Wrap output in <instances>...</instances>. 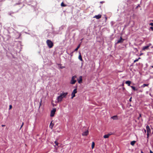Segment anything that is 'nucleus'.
Returning <instances> with one entry per match:
<instances>
[{"instance_id":"nucleus-1","label":"nucleus","mask_w":153,"mask_h":153,"mask_svg":"<svg viewBox=\"0 0 153 153\" xmlns=\"http://www.w3.org/2000/svg\"><path fill=\"white\" fill-rule=\"evenodd\" d=\"M46 43L48 46L50 48H52L53 46V42L49 39H48L47 40Z\"/></svg>"},{"instance_id":"nucleus-2","label":"nucleus","mask_w":153,"mask_h":153,"mask_svg":"<svg viewBox=\"0 0 153 153\" xmlns=\"http://www.w3.org/2000/svg\"><path fill=\"white\" fill-rule=\"evenodd\" d=\"M76 76H73L72 78L70 83L71 84H74L76 82V80L75 79Z\"/></svg>"},{"instance_id":"nucleus-3","label":"nucleus","mask_w":153,"mask_h":153,"mask_svg":"<svg viewBox=\"0 0 153 153\" xmlns=\"http://www.w3.org/2000/svg\"><path fill=\"white\" fill-rule=\"evenodd\" d=\"M56 111V108H53L52 110L51 111L50 114V116L51 117H53L54 116Z\"/></svg>"},{"instance_id":"nucleus-4","label":"nucleus","mask_w":153,"mask_h":153,"mask_svg":"<svg viewBox=\"0 0 153 153\" xmlns=\"http://www.w3.org/2000/svg\"><path fill=\"white\" fill-rule=\"evenodd\" d=\"M65 97V96H58L55 102L57 103L61 101L63 97Z\"/></svg>"},{"instance_id":"nucleus-5","label":"nucleus","mask_w":153,"mask_h":153,"mask_svg":"<svg viewBox=\"0 0 153 153\" xmlns=\"http://www.w3.org/2000/svg\"><path fill=\"white\" fill-rule=\"evenodd\" d=\"M146 129L147 131V138H148L149 137V133H151V130L150 128V127L148 125H147L146 126Z\"/></svg>"},{"instance_id":"nucleus-6","label":"nucleus","mask_w":153,"mask_h":153,"mask_svg":"<svg viewBox=\"0 0 153 153\" xmlns=\"http://www.w3.org/2000/svg\"><path fill=\"white\" fill-rule=\"evenodd\" d=\"M88 134V130L83 132L82 134V135L83 136H86Z\"/></svg>"},{"instance_id":"nucleus-7","label":"nucleus","mask_w":153,"mask_h":153,"mask_svg":"<svg viewBox=\"0 0 153 153\" xmlns=\"http://www.w3.org/2000/svg\"><path fill=\"white\" fill-rule=\"evenodd\" d=\"M102 15L101 14H98L97 15H95L93 17V18H96L97 19H99L101 17Z\"/></svg>"},{"instance_id":"nucleus-8","label":"nucleus","mask_w":153,"mask_h":153,"mask_svg":"<svg viewBox=\"0 0 153 153\" xmlns=\"http://www.w3.org/2000/svg\"><path fill=\"white\" fill-rule=\"evenodd\" d=\"M124 40V39H123L122 37L121 36L120 37V39L117 41V43L118 44L119 43H122L123 42Z\"/></svg>"},{"instance_id":"nucleus-9","label":"nucleus","mask_w":153,"mask_h":153,"mask_svg":"<svg viewBox=\"0 0 153 153\" xmlns=\"http://www.w3.org/2000/svg\"><path fill=\"white\" fill-rule=\"evenodd\" d=\"M112 134L111 133H110L108 134H105L103 136V137L105 138H107L110 135Z\"/></svg>"},{"instance_id":"nucleus-10","label":"nucleus","mask_w":153,"mask_h":153,"mask_svg":"<svg viewBox=\"0 0 153 153\" xmlns=\"http://www.w3.org/2000/svg\"><path fill=\"white\" fill-rule=\"evenodd\" d=\"M82 76H80L79 77V79L78 80V82L79 83H81L82 82Z\"/></svg>"},{"instance_id":"nucleus-11","label":"nucleus","mask_w":153,"mask_h":153,"mask_svg":"<svg viewBox=\"0 0 153 153\" xmlns=\"http://www.w3.org/2000/svg\"><path fill=\"white\" fill-rule=\"evenodd\" d=\"M77 93L76 89H75L72 93L71 96H75V94Z\"/></svg>"},{"instance_id":"nucleus-12","label":"nucleus","mask_w":153,"mask_h":153,"mask_svg":"<svg viewBox=\"0 0 153 153\" xmlns=\"http://www.w3.org/2000/svg\"><path fill=\"white\" fill-rule=\"evenodd\" d=\"M111 118L114 120H117L118 119V118L117 115L114 116L112 117Z\"/></svg>"},{"instance_id":"nucleus-13","label":"nucleus","mask_w":153,"mask_h":153,"mask_svg":"<svg viewBox=\"0 0 153 153\" xmlns=\"http://www.w3.org/2000/svg\"><path fill=\"white\" fill-rule=\"evenodd\" d=\"M149 45L144 46L143 47L142 50L144 51H145L146 50H147L149 49Z\"/></svg>"},{"instance_id":"nucleus-14","label":"nucleus","mask_w":153,"mask_h":153,"mask_svg":"<svg viewBox=\"0 0 153 153\" xmlns=\"http://www.w3.org/2000/svg\"><path fill=\"white\" fill-rule=\"evenodd\" d=\"M131 81H126L125 82V83L126 84H127V85H128V86H131L130 84H131Z\"/></svg>"},{"instance_id":"nucleus-15","label":"nucleus","mask_w":153,"mask_h":153,"mask_svg":"<svg viewBox=\"0 0 153 153\" xmlns=\"http://www.w3.org/2000/svg\"><path fill=\"white\" fill-rule=\"evenodd\" d=\"M52 121L51 122L50 124V127L52 129L53 128L54 126V124L52 123Z\"/></svg>"},{"instance_id":"nucleus-16","label":"nucleus","mask_w":153,"mask_h":153,"mask_svg":"<svg viewBox=\"0 0 153 153\" xmlns=\"http://www.w3.org/2000/svg\"><path fill=\"white\" fill-rule=\"evenodd\" d=\"M132 89L134 91H137V89L135 87L131 86H130Z\"/></svg>"},{"instance_id":"nucleus-17","label":"nucleus","mask_w":153,"mask_h":153,"mask_svg":"<svg viewBox=\"0 0 153 153\" xmlns=\"http://www.w3.org/2000/svg\"><path fill=\"white\" fill-rule=\"evenodd\" d=\"M68 94L67 92H63L62 94H61L60 96H66Z\"/></svg>"},{"instance_id":"nucleus-18","label":"nucleus","mask_w":153,"mask_h":153,"mask_svg":"<svg viewBox=\"0 0 153 153\" xmlns=\"http://www.w3.org/2000/svg\"><path fill=\"white\" fill-rule=\"evenodd\" d=\"M80 44H79L78 46H77V47L74 50V51H77L78 49L80 48Z\"/></svg>"},{"instance_id":"nucleus-19","label":"nucleus","mask_w":153,"mask_h":153,"mask_svg":"<svg viewBox=\"0 0 153 153\" xmlns=\"http://www.w3.org/2000/svg\"><path fill=\"white\" fill-rule=\"evenodd\" d=\"M78 58L80 61H82V57L81 55L80 54H79V56Z\"/></svg>"},{"instance_id":"nucleus-20","label":"nucleus","mask_w":153,"mask_h":153,"mask_svg":"<svg viewBox=\"0 0 153 153\" xmlns=\"http://www.w3.org/2000/svg\"><path fill=\"white\" fill-rule=\"evenodd\" d=\"M149 85V84H143L142 85L141 87L144 88L145 86H147Z\"/></svg>"},{"instance_id":"nucleus-21","label":"nucleus","mask_w":153,"mask_h":153,"mask_svg":"<svg viewBox=\"0 0 153 153\" xmlns=\"http://www.w3.org/2000/svg\"><path fill=\"white\" fill-rule=\"evenodd\" d=\"M61 5L62 7H66V6L67 5L66 4H64L63 2H62L61 4Z\"/></svg>"},{"instance_id":"nucleus-22","label":"nucleus","mask_w":153,"mask_h":153,"mask_svg":"<svg viewBox=\"0 0 153 153\" xmlns=\"http://www.w3.org/2000/svg\"><path fill=\"white\" fill-rule=\"evenodd\" d=\"M135 142L136 141H132L131 142V145L133 146L135 144Z\"/></svg>"},{"instance_id":"nucleus-23","label":"nucleus","mask_w":153,"mask_h":153,"mask_svg":"<svg viewBox=\"0 0 153 153\" xmlns=\"http://www.w3.org/2000/svg\"><path fill=\"white\" fill-rule=\"evenodd\" d=\"M140 59V57H139L138 59H136L134 61V62L135 63V62L138 61L139 60V59Z\"/></svg>"},{"instance_id":"nucleus-24","label":"nucleus","mask_w":153,"mask_h":153,"mask_svg":"<svg viewBox=\"0 0 153 153\" xmlns=\"http://www.w3.org/2000/svg\"><path fill=\"white\" fill-rule=\"evenodd\" d=\"M94 145H95L94 143V142H93L92 143V146H91L92 149H93L94 148Z\"/></svg>"},{"instance_id":"nucleus-25","label":"nucleus","mask_w":153,"mask_h":153,"mask_svg":"<svg viewBox=\"0 0 153 153\" xmlns=\"http://www.w3.org/2000/svg\"><path fill=\"white\" fill-rule=\"evenodd\" d=\"M42 100L41 99V100H40V103H39V108L40 106H41V104H42Z\"/></svg>"},{"instance_id":"nucleus-26","label":"nucleus","mask_w":153,"mask_h":153,"mask_svg":"<svg viewBox=\"0 0 153 153\" xmlns=\"http://www.w3.org/2000/svg\"><path fill=\"white\" fill-rule=\"evenodd\" d=\"M54 143L56 146H58V143L56 141H55L54 142Z\"/></svg>"},{"instance_id":"nucleus-27","label":"nucleus","mask_w":153,"mask_h":153,"mask_svg":"<svg viewBox=\"0 0 153 153\" xmlns=\"http://www.w3.org/2000/svg\"><path fill=\"white\" fill-rule=\"evenodd\" d=\"M23 125H24V123L23 122L22 123V125L21 126V127L20 128V129L22 127V126H23Z\"/></svg>"},{"instance_id":"nucleus-28","label":"nucleus","mask_w":153,"mask_h":153,"mask_svg":"<svg viewBox=\"0 0 153 153\" xmlns=\"http://www.w3.org/2000/svg\"><path fill=\"white\" fill-rule=\"evenodd\" d=\"M12 108V105H9V109L10 110V109H11Z\"/></svg>"},{"instance_id":"nucleus-29","label":"nucleus","mask_w":153,"mask_h":153,"mask_svg":"<svg viewBox=\"0 0 153 153\" xmlns=\"http://www.w3.org/2000/svg\"><path fill=\"white\" fill-rule=\"evenodd\" d=\"M141 114H139V116L138 117V119H140V117H141Z\"/></svg>"},{"instance_id":"nucleus-30","label":"nucleus","mask_w":153,"mask_h":153,"mask_svg":"<svg viewBox=\"0 0 153 153\" xmlns=\"http://www.w3.org/2000/svg\"><path fill=\"white\" fill-rule=\"evenodd\" d=\"M149 25L153 26V23H151L149 24Z\"/></svg>"},{"instance_id":"nucleus-31","label":"nucleus","mask_w":153,"mask_h":153,"mask_svg":"<svg viewBox=\"0 0 153 153\" xmlns=\"http://www.w3.org/2000/svg\"><path fill=\"white\" fill-rule=\"evenodd\" d=\"M150 29H151L152 30H153V27H150Z\"/></svg>"},{"instance_id":"nucleus-32","label":"nucleus","mask_w":153,"mask_h":153,"mask_svg":"<svg viewBox=\"0 0 153 153\" xmlns=\"http://www.w3.org/2000/svg\"><path fill=\"white\" fill-rule=\"evenodd\" d=\"M131 99H132V97H131L130 99H129V101H131Z\"/></svg>"},{"instance_id":"nucleus-33","label":"nucleus","mask_w":153,"mask_h":153,"mask_svg":"<svg viewBox=\"0 0 153 153\" xmlns=\"http://www.w3.org/2000/svg\"><path fill=\"white\" fill-rule=\"evenodd\" d=\"M150 153H153V152L151 150H150Z\"/></svg>"},{"instance_id":"nucleus-34","label":"nucleus","mask_w":153,"mask_h":153,"mask_svg":"<svg viewBox=\"0 0 153 153\" xmlns=\"http://www.w3.org/2000/svg\"><path fill=\"white\" fill-rule=\"evenodd\" d=\"M105 18V21H106L107 19V17L106 16Z\"/></svg>"},{"instance_id":"nucleus-35","label":"nucleus","mask_w":153,"mask_h":153,"mask_svg":"<svg viewBox=\"0 0 153 153\" xmlns=\"http://www.w3.org/2000/svg\"><path fill=\"white\" fill-rule=\"evenodd\" d=\"M5 126V125H1V126H2V127H4V126Z\"/></svg>"},{"instance_id":"nucleus-36","label":"nucleus","mask_w":153,"mask_h":153,"mask_svg":"<svg viewBox=\"0 0 153 153\" xmlns=\"http://www.w3.org/2000/svg\"><path fill=\"white\" fill-rule=\"evenodd\" d=\"M75 96H72L71 97V99H72Z\"/></svg>"},{"instance_id":"nucleus-37","label":"nucleus","mask_w":153,"mask_h":153,"mask_svg":"<svg viewBox=\"0 0 153 153\" xmlns=\"http://www.w3.org/2000/svg\"><path fill=\"white\" fill-rule=\"evenodd\" d=\"M146 129H144V132L145 133L146 132Z\"/></svg>"},{"instance_id":"nucleus-38","label":"nucleus","mask_w":153,"mask_h":153,"mask_svg":"<svg viewBox=\"0 0 153 153\" xmlns=\"http://www.w3.org/2000/svg\"><path fill=\"white\" fill-rule=\"evenodd\" d=\"M143 55V53H141L140 54V56H141V55Z\"/></svg>"},{"instance_id":"nucleus-39","label":"nucleus","mask_w":153,"mask_h":153,"mask_svg":"<svg viewBox=\"0 0 153 153\" xmlns=\"http://www.w3.org/2000/svg\"><path fill=\"white\" fill-rule=\"evenodd\" d=\"M141 153H143V151L142 150H141Z\"/></svg>"},{"instance_id":"nucleus-40","label":"nucleus","mask_w":153,"mask_h":153,"mask_svg":"<svg viewBox=\"0 0 153 153\" xmlns=\"http://www.w3.org/2000/svg\"><path fill=\"white\" fill-rule=\"evenodd\" d=\"M151 67L152 68H153V65L152 66H151Z\"/></svg>"},{"instance_id":"nucleus-41","label":"nucleus","mask_w":153,"mask_h":153,"mask_svg":"<svg viewBox=\"0 0 153 153\" xmlns=\"http://www.w3.org/2000/svg\"><path fill=\"white\" fill-rule=\"evenodd\" d=\"M81 39V41H82V39Z\"/></svg>"},{"instance_id":"nucleus-42","label":"nucleus","mask_w":153,"mask_h":153,"mask_svg":"<svg viewBox=\"0 0 153 153\" xmlns=\"http://www.w3.org/2000/svg\"><path fill=\"white\" fill-rule=\"evenodd\" d=\"M102 2H101L100 3H102Z\"/></svg>"}]
</instances>
